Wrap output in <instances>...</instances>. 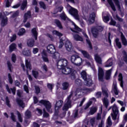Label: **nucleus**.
Wrapping results in <instances>:
<instances>
[{"label":"nucleus","mask_w":127,"mask_h":127,"mask_svg":"<svg viewBox=\"0 0 127 127\" xmlns=\"http://www.w3.org/2000/svg\"><path fill=\"white\" fill-rule=\"evenodd\" d=\"M95 60L99 64H102V60L101 59V57L98 55L96 54L95 55Z\"/></svg>","instance_id":"c756f323"},{"label":"nucleus","mask_w":127,"mask_h":127,"mask_svg":"<svg viewBox=\"0 0 127 127\" xmlns=\"http://www.w3.org/2000/svg\"><path fill=\"white\" fill-rule=\"evenodd\" d=\"M47 49L48 50V53H50L51 54H54V53L56 52V49H55V47L53 45H49L47 47Z\"/></svg>","instance_id":"9b49d317"},{"label":"nucleus","mask_w":127,"mask_h":127,"mask_svg":"<svg viewBox=\"0 0 127 127\" xmlns=\"http://www.w3.org/2000/svg\"><path fill=\"white\" fill-rule=\"evenodd\" d=\"M102 93L103 94L106 96L103 99L102 101L104 105L107 109L108 106H109V100H108V97H109V90H108V89L102 88Z\"/></svg>","instance_id":"423d86ee"},{"label":"nucleus","mask_w":127,"mask_h":127,"mask_svg":"<svg viewBox=\"0 0 127 127\" xmlns=\"http://www.w3.org/2000/svg\"><path fill=\"white\" fill-rule=\"evenodd\" d=\"M9 51L10 52H12L13 50H15L16 49V44L15 43H12L9 47Z\"/></svg>","instance_id":"7c9ffc66"},{"label":"nucleus","mask_w":127,"mask_h":127,"mask_svg":"<svg viewBox=\"0 0 127 127\" xmlns=\"http://www.w3.org/2000/svg\"><path fill=\"white\" fill-rule=\"evenodd\" d=\"M90 123L92 127H94L95 125H98V121H97V119L95 117L90 119Z\"/></svg>","instance_id":"a878e982"},{"label":"nucleus","mask_w":127,"mask_h":127,"mask_svg":"<svg viewBox=\"0 0 127 127\" xmlns=\"http://www.w3.org/2000/svg\"><path fill=\"white\" fill-rule=\"evenodd\" d=\"M103 28L102 26L93 27L91 28V33L94 38H98L99 32L103 31Z\"/></svg>","instance_id":"0eeeda50"},{"label":"nucleus","mask_w":127,"mask_h":127,"mask_svg":"<svg viewBox=\"0 0 127 127\" xmlns=\"http://www.w3.org/2000/svg\"><path fill=\"white\" fill-rule=\"evenodd\" d=\"M107 1L109 5H110L111 8L112 9L113 11H116V6H115V4H114V2L112 0H107Z\"/></svg>","instance_id":"b1692460"},{"label":"nucleus","mask_w":127,"mask_h":127,"mask_svg":"<svg viewBox=\"0 0 127 127\" xmlns=\"http://www.w3.org/2000/svg\"><path fill=\"white\" fill-rule=\"evenodd\" d=\"M64 45L67 51H72L73 49V46H72V43L70 42V41L66 40Z\"/></svg>","instance_id":"ddd939ff"},{"label":"nucleus","mask_w":127,"mask_h":127,"mask_svg":"<svg viewBox=\"0 0 127 127\" xmlns=\"http://www.w3.org/2000/svg\"><path fill=\"white\" fill-rule=\"evenodd\" d=\"M96 97L97 98H101L102 97V92H98L96 93Z\"/></svg>","instance_id":"774afa93"},{"label":"nucleus","mask_w":127,"mask_h":127,"mask_svg":"<svg viewBox=\"0 0 127 127\" xmlns=\"http://www.w3.org/2000/svg\"><path fill=\"white\" fill-rule=\"evenodd\" d=\"M67 64H68V61L65 59H63L58 61L57 62V67L58 69H61L62 72L65 75H68L71 73V78L72 80H74L76 78L75 73L76 71L72 72V69L70 67H67Z\"/></svg>","instance_id":"f03ea898"},{"label":"nucleus","mask_w":127,"mask_h":127,"mask_svg":"<svg viewBox=\"0 0 127 127\" xmlns=\"http://www.w3.org/2000/svg\"><path fill=\"white\" fill-rule=\"evenodd\" d=\"M41 69H43L44 71H46V72H47L48 68L46 64H43L41 67Z\"/></svg>","instance_id":"338daca9"},{"label":"nucleus","mask_w":127,"mask_h":127,"mask_svg":"<svg viewBox=\"0 0 127 127\" xmlns=\"http://www.w3.org/2000/svg\"><path fill=\"white\" fill-rule=\"evenodd\" d=\"M27 45L29 47H33L34 46V40L29 39L27 42Z\"/></svg>","instance_id":"2f4dec72"},{"label":"nucleus","mask_w":127,"mask_h":127,"mask_svg":"<svg viewBox=\"0 0 127 127\" xmlns=\"http://www.w3.org/2000/svg\"><path fill=\"white\" fill-rule=\"evenodd\" d=\"M89 92H93V89H90L85 87H79L76 89L75 92L71 91L70 94L65 100V102L63 107V111L66 112L68 111L69 108H71V97L73 95L77 96V94L80 93L79 95H81V94H87Z\"/></svg>","instance_id":"f257e3e1"},{"label":"nucleus","mask_w":127,"mask_h":127,"mask_svg":"<svg viewBox=\"0 0 127 127\" xmlns=\"http://www.w3.org/2000/svg\"><path fill=\"white\" fill-rule=\"evenodd\" d=\"M63 45H64L63 40L62 39H60L59 48H61L62 47H63Z\"/></svg>","instance_id":"69168bd1"},{"label":"nucleus","mask_w":127,"mask_h":127,"mask_svg":"<svg viewBox=\"0 0 127 127\" xmlns=\"http://www.w3.org/2000/svg\"><path fill=\"white\" fill-rule=\"evenodd\" d=\"M6 24H7V17H4L2 18L1 25V26L4 27Z\"/></svg>","instance_id":"bb28decb"},{"label":"nucleus","mask_w":127,"mask_h":127,"mask_svg":"<svg viewBox=\"0 0 127 127\" xmlns=\"http://www.w3.org/2000/svg\"><path fill=\"white\" fill-rule=\"evenodd\" d=\"M97 112V108L92 107L90 108V111L89 112V115H93L95 113Z\"/></svg>","instance_id":"58836bf2"},{"label":"nucleus","mask_w":127,"mask_h":127,"mask_svg":"<svg viewBox=\"0 0 127 127\" xmlns=\"http://www.w3.org/2000/svg\"><path fill=\"white\" fill-rule=\"evenodd\" d=\"M35 90L36 94H38L40 93V88H39V86L37 85L35 86Z\"/></svg>","instance_id":"864d4df0"},{"label":"nucleus","mask_w":127,"mask_h":127,"mask_svg":"<svg viewBox=\"0 0 127 127\" xmlns=\"http://www.w3.org/2000/svg\"><path fill=\"white\" fill-rule=\"evenodd\" d=\"M112 65H113V60H112V59H110L106 62L105 67H111Z\"/></svg>","instance_id":"72a5a7b5"},{"label":"nucleus","mask_w":127,"mask_h":127,"mask_svg":"<svg viewBox=\"0 0 127 127\" xmlns=\"http://www.w3.org/2000/svg\"><path fill=\"white\" fill-rule=\"evenodd\" d=\"M39 105H43L44 106H45L47 112L50 113V114H52V113L53 112L52 109H51L52 107L51 105V103L49 101L42 100L39 102Z\"/></svg>","instance_id":"39448f33"},{"label":"nucleus","mask_w":127,"mask_h":127,"mask_svg":"<svg viewBox=\"0 0 127 127\" xmlns=\"http://www.w3.org/2000/svg\"><path fill=\"white\" fill-rule=\"evenodd\" d=\"M31 16V13L30 12V11H28L27 12L24 14L23 22H26L27 19H28V18H30Z\"/></svg>","instance_id":"aec40b11"},{"label":"nucleus","mask_w":127,"mask_h":127,"mask_svg":"<svg viewBox=\"0 0 127 127\" xmlns=\"http://www.w3.org/2000/svg\"><path fill=\"white\" fill-rule=\"evenodd\" d=\"M103 20L104 22H108V21H110V17L109 16H106L103 17Z\"/></svg>","instance_id":"680f3d73"},{"label":"nucleus","mask_w":127,"mask_h":127,"mask_svg":"<svg viewBox=\"0 0 127 127\" xmlns=\"http://www.w3.org/2000/svg\"><path fill=\"white\" fill-rule=\"evenodd\" d=\"M5 87L7 92L9 94H11V93H12L13 95L15 94V91H16V89L15 88V87H13V88L9 89V87L7 84L6 85Z\"/></svg>","instance_id":"6ab92c4d"},{"label":"nucleus","mask_w":127,"mask_h":127,"mask_svg":"<svg viewBox=\"0 0 127 127\" xmlns=\"http://www.w3.org/2000/svg\"><path fill=\"white\" fill-rule=\"evenodd\" d=\"M121 41L122 42L123 45H124V46H127V39L126 38V37L125 36L123 32L121 33Z\"/></svg>","instance_id":"a211bd4d"},{"label":"nucleus","mask_w":127,"mask_h":127,"mask_svg":"<svg viewBox=\"0 0 127 127\" xmlns=\"http://www.w3.org/2000/svg\"><path fill=\"white\" fill-rule=\"evenodd\" d=\"M75 83L76 85L81 86V85H82V80L79 79H77L75 80Z\"/></svg>","instance_id":"5fc2aeb1"},{"label":"nucleus","mask_w":127,"mask_h":127,"mask_svg":"<svg viewBox=\"0 0 127 127\" xmlns=\"http://www.w3.org/2000/svg\"><path fill=\"white\" fill-rule=\"evenodd\" d=\"M112 111L113 113L111 114L112 120H113V121H116L117 120V118H118V121L116 123V124H118L120 119V111H119V108H118V106L116 105V104H114L112 107Z\"/></svg>","instance_id":"20e7f679"},{"label":"nucleus","mask_w":127,"mask_h":127,"mask_svg":"<svg viewBox=\"0 0 127 127\" xmlns=\"http://www.w3.org/2000/svg\"><path fill=\"white\" fill-rule=\"evenodd\" d=\"M15 39H16V35L14 34L11 37L10 41V42H13V41H14V40H15Z\"/></svg>","instance_id":"0e129e2a"},{"label":"nucleus","mask_w":127,"mask_h":127,"mask_svg":"<svg viewBox=\"0 0 127 127\" xmlns=\"http://www.w3.org/2000/svg\"><path fill=\"white\" fill-rule=\"evenodd\" d=\"M53 34L54 35H56L57 36H59V37H61V36H63V34L58 31L54 30L52 32Z\"/></svg>","instance_id":"37998d69"},{"label":"nucleus","mask_w":127,"mask_h":127,"mask_svg":"<svg viewBox=\"0 0 127 127\" xmlns=\"http://www.w3.org/2000/svg\"><path fill=\"white\" fill-rule=\"evenodd\" d=\"M115 42H116V44L117 47H118V48H119V49L122 48V43H121V42H120V39L119 38H117L115 40Z\"/></svg>","instance_id":"79ce46f5"},{"label":"nucleus","mask_w":127,"mask_h":127,"mask_svg":"<svg viewBox=\"0 0 127 127\" xmlns=\"http://www.w3.org/2000/svg\"><path fill=\"white\" fill-rule=\"evenodd\" d=\"M22 54L24 55V56L28 57L31 56V51L29 49H24L23 50Z\"/></svg>","instance_id":"412c9836"},{"label":"nucleus","mask_w":127,"mask_h":127,"mask_svg":"<svg viewBox=\"0 0 127 127\" xmlns=\"http://www.w3.org/2000/svg\"><path fill=\"white\" fill-rule=\"evenodd\" d=\"M104 75H105V72H104V70L101 67H98V79L101 82L104 81Z\"/></svg>","instance_id":"9d476101"},{"label":"nucleus","mask_w":127,"mask_h":127,"mask_svg":"<svg viewBox=\"0 0 127 127\" xmlns=\"http://www.w3.org/2000/svg\"><path fill=\"white\" fill-rule=\"evenodd\" d=\"M63 90H67L69 88V83L68 82H64L62 84Z\"/></svg>","instance_id":"49530a36"},{"label":"nucleus","mask_w":127,"mask_h":127,"mask_svg":"<svg viewBox=\"0 0 127 127\" xmlns=\"http://www.w3.org/2000/svg\"><path fill=\"white\" fill-rule=\"evenodd\" d=\"M86 86L88 87H91L92 85H93V81H92V79L91 77H89L86 79V80H84Z\"/></svg>","instance_id":"5701e85b"},{"label":"nucleus","mask_w":127,"mask_h":127,"mask_svg":"<svg viewBox=\"0 0 127 127\" xmlns=\"http://www.w3.org/2000/svg\"><path fill=\"white\" fill-rule=\"evenodd\" d=\"M32 73L34 78H37V77H38V72L35 70H33Z\"/></svg>","instance_id":"e2e57ef3"},{"label":"nucleus","mask_w":127,"mask_h":127,"mask_svg":"<svg viewBox=\"0 0 127 127\" xmlns=\"http://www.w3.org/2000/svg\"><path fill=\"white\" fill-rule=\"evenodd\" d=\"M119 81H120L121 87L122 88L124 87V82H123V74L122 73H120L119 75Z\"/></svg>","instance_id":"f704fd0d"},{"label":"nucleus","mask_w":127,"mask_h":127,"mask_svg":"<svg viewBox=\"0 0 127 127\" xmlns=\"http://www.w3.org/2000/svg\"><path fill=\"white\" fill-rule=\"evenodd\" d=\"M27 5V0H24L22 3V4L21 5V9H22V10H24V8L26 7Z\"/></svg>","instance_id":"a19ab883"},{"label":"nucleus","mask_w":127,"mask_h":127,"mask_svg":"<svg viewBox=\"0 0 127 127\" xmlns=\"http://www.w3.org/2000/svg\"><path fill=\"white\" fill-rule=\"evenodd\" d=\"M8 81L10 84H12L13 82V80L12 79V77H11V75L10 73L8 74Z\"/></svg>","instance_id":"4d7b16f0"},{"label":"nucleus","mask_w":127,"mask_h":127,"mask_svg":"<svg viewBox=\"0 0 127 127\" xmlns=\"http://www.w3.org/2000/svg\"><path fill=\"white\" fill-rule=\"evenodd\" d=\"M63 105V101L59 100L57 102L55 105V108L56 113H58V111L61 108V107H62Z\"/></svg>","instance_id":"2eb2a0df"},{"label":"nucleus","mask_w":127,"mask_h":127,"mask_svg":"<svg viewBox=\"0 0 127 127\" xmlns=\"http://www.w3.org/2000/svg\"><path fill=\"white\" fill-rule=\"evenodd\" d=\"M81 78L84 80V81L87 80L88 78H90V76L87 74V72L85 70H82L81 73Z\"/></svg>","instance_id":"f3484780"},{"label":"nucleus","mask_w":127,"mask_h":127,"mask_svg":"<svg viewBox=\"0 0 127 127\" xmlns=\"http://www.w3.org/2000/svg\"><path fill=\"white\" fill-rule=\"evenodd\" d=\"M105 125V120L104 119H101L100 123L98 125V127H103Z\"/></svg>","instance_id":"603ef678"},{"label":"nucleus","mask_w":127,"mask_h":127,"mask_svg":"<svg viewBox=\"0 0 127 127\" xmlns=\"http://www.w3.org/2000/svg\"><path fill=\"white\" fill-rule=\"evenodd\" d=\"M71 62L75 65V66H81L84 61L80 57V56L77 55H73L70 57Z\"/></svg>","instance_id":"7ed1b4c3"},{"label":"nucleus","mask_w":127,"mask_h":127,"mask_svg":"<svg viewBox=\"0 0 127 127\" xmlns=\"http://www.w3.org/2000/svg\"><path fill=\"white\" fill-rule=\"evenodd\" d=\"M83 35L86 38V41L89 46V48L90 49H92V44H91V41H90V40L89 39V38L88 37V35H87V34L85 33H84Z\"/></svg>","instance_id":"393cba45"},{"label":"nucleus","mask_w":127,"mask_h":127,"mask_svg":"<svg viewBox=\"0 0 127 127\" xmlns=\"http://www.w3.org/2000/svg\"><path fill=\"white\" fill-rule=\"evenodd\" d=\"M52 57L54 59L58 60L60 58V54L58 52L54 53L52 56Z\"/></svg>","instance_id":"c9c22d12"},{"label":"nucleus","mask_w":127,"mask_h":127,"mask_svg":"<svg viewBox=\"0 0 127 127\" xmlns=\"http://www.w3.org/2000/svg\"><path fill=\"white\" fill-rule=\"evenodd\" d=\"M39 4L42 8H44V9H45L46 8V6L45 5V4L44 2L41 1L39 2Z\"/></svg>","instance_id":"052dcab7"},{"label":"nucleus","mask_w":127,"mask_h":127,"mask_svg":"<svg viewBox=\"0 0 127 127\" xmlns=\"http://www.w3.org/2000/svg\"><path fill=\"white\" fill-rule=\"evenodd\" d=\"M25 66L27 69H29V70H31V64H30V62H28V60H25Z\"/></svg>","instance_id":"ea45409f"},{"label":"nucleus","mask_w":127,"mask_h":127,"mask_svg":"<svg viewBox=\"0 0 127 127\" xmlns=\"http://www.w3.org/2000/svg\"><path fill=\"white\" fill-rule=\"evenodd\" d=\"M16 113H17V115L18 116V119L19 122H20V123H22V118H21V115H20V113H19L18 111H16Z\"/></svg>","instance_id":"13d9d810"},{"label":"nucleus","mask_w":127,"mask_h":127,"mask_svg":"<svg viewBox=\"0 0 127 127\" xmlns=\"http://www.w3.org/2000/svg\"><path fill=\"white\" fill-rule=\"evenodd\" d=\"M93 103L92 101H89L86 105V106L84 107V110H87V109H88L89 108V107H90V106H91V105H92V104Z\"/></svg>","instance_id":"6e6d98bb"},{"label":"nucleus","mask_w":127,"mask_h":127,"mask_svg":"<svg viewBox=\"0 0 127 127\" xmlns=\"http://www.w3.org/2000/svg\"><path fill=\"white\" fill-rule=\"evenodd\" d=\"M73 38L75 41H83L84 39L82 36L79 35L77 33H72Z\"/></svg>","instance_id":"4468645a"},{"label":"nucleus","mask_w":127,"mask_h":127,"mask_svg":"<svg viewBox=\"0 0 127 127\" xmlns=\"http://www.w3.org/2000/svg\"><path fill=\"white\" fill-rule=\"evenodd\" d=\"M31 32L32 34V36H34L35 40H37V36L38 35V33H37V30H36V28H33L31 30Z\"/></svg>","instance_id":"4be33fe9"},{"label":"nucleus","mask_w":127,"mask_h":127,"mask_svg":"<svg viewBox=\"0 0 127 127\" xmlns=\"http://www.w3.org/2000/svg\"><path fill=\"white\" fill-rule=\"evenodd\" d=\"M81 52L85 58H87L91 62H93V58H92V57L86 51H81Z\"/></svg>","instance_id":"dca6fc26"},{"label":"nucleus","mask_w":127,"mask_h":127,"mask_svg":"<svg viewBox=\"0 0 127 127\" xmlns=\"http://www.w3.org/2000/svg\"><path fill=\"white\" fill-rule=\"evenodd\" d=\"M116 6H117L119 10H121V5H120V1L119 0H113Z\"/></svg>","instance_id":"09e8293b"},{"label":"nucleus","mask_w":127,"mask_h":127,"mask_svg":"<svg viewBox=\"0 0 127 127\" xmlns=\"http://www.w3.org/2000/svg\"><path fill=\"white\" fill-rule=\"evenodd\" d=\"M25 115L26 119H29L31 117V113L29 110L25 112Z\"/></svg>","instance_id":"8fccbe9b"},{"label":"nucleus","mask_w":127,"mask_h":127,"mask_svg":"<svg viewBox=\"0 0 127 127\" xmlns=\"http://www.w3.org/2000/svg\"><path fill=\"white\" fill-rule=\"evenodd\" d=\"M113 16L114 18L116 19V20H118V21H120V22H123V21H124V19L120 17V16H119V15H118L117 14H113Z\"/></svg>","instance_id":"cd10ccee"},{"label":"nucleus","mask_w":127,"mask_h":127,"mask_svg":"<svg viewBox=\"0 0 127 127\" xmlns=\"http://www.w3.org/2000/svg\"><path fill=\"white\" fill-rule=\"evenodd\" d=\"M42 58L44 62H49V60H48V58H47V55H46V53H43L42 54Z\"/></svg>","instance_id":"c03bdc74"},{"label":"nucleus","mask_w":127,"mask_h":127,"mask_svg":"<svg viewBox=\"0 0 127 127\" xmlns=\"http://www.w3.org/2000/svg\"><path fill=\"white\" fill-rule=\"evenodd\" d=\"M113 92L115 95L116 98H119V93H120V91L118 89L116 81L113 82Z\"/></svg>","instance_id":"f8f14e48"},{"label":"nucleus","mask_w":127,"mask_h":127,"mask_svg":"<svg viewBox=\"0 0 127 127\" xmlns=\"http://www.w3.org/2000/svg\"><path fill=\"white\" fill-rule=\"evenodd\" d=\"M112 73V69H110L106 71V80H109L111 78V74Z\"/></svg>","instance_id":"4c0bfd02"},{"label":"nucleus","mask_w":127,"mask_h":127,"mask_svg":"<svg viewBox=\"0 0 127 127\" xmlns=\"http://www.w3.org/2000/svg\"><path fill=\"white\" fill-rule=\"evenodd\" d=\"M16 102L18 105L20 106V107H21V108H24L25 107L24 103H23V101H22V100L19 99H17Z\"/></svg>","instance_id":"e433bc0d"},{"label":"nucleus","mask_w":127,"mask_h":127,"mask_svg":"<svg viewBox=\"0 0 127 127\" xmlns=\"http://www.w3.org/2000/svg\"><path fill=\"white\" fill-rule=\"evenodd\" d=\"M107 124L108 126H109V127L113 125V123H112V120H111V116H109L107 119Z\"/></svg>","instance_id":"bf43d9fd"},{"label":"nucleus","mask_w":127,"mask_h":127,"mask_svg":"<svg viewBox=\"0 0 127 127\" xmlns=\"http://www.w3.org/2000/svg\"><path fill=\"white\" fill-rule=\"evenodd\" d=\"M25 33V29L24 28H21L19 32H18V35L19 36H22V35H23Z\"/></svg>","instance_id":"a18cd8bd"},{"label":"nucleus","mask_w":127,"mask_h":127,"mask_svg":"<svg viewBox=\"0 0 127 127\" xmlns=\"http://www.w3.org/2000/svg\"><path fill=\"white\" fill-rule=\"evenodd\" d=\"M96 17V14L94 12L92 13L89 15V17H84L83 19L86 20V22L88 24H92L95 22V18Z\"/></svg>","instance_id":"6e6552de"},{"label":"nucleus","mask_w":127,"mask_h":127,"mask_svg":"<svg viewBox=\"0 0 127 127\" xmlns=\"http://www.w3.org/2000/svg\"><path fill=\"white\" fill-rule=\"evenodd\" d=\"M61 18L62 19H63L64 20H66V21H70V19H69L68 17H67V16H66V14L65 13H63L60 15Z\"/></svg>","instance_id":"473e14b6"},{"label":"nucleus","mask_w":127,"mask_h":127,"mask_svg":"<svg viewBox=\"0 0 127 127\" xmlns=\"http://www.w3.org/2000/svg\"><path fill=\"white\" fill-rule=\"evenodd\" d=\"M62 9H63V7L62 6H60V7L56 8L55 10V12L54 13V14H56L58 12H61V11H62Z\"/></svg>","instance_id":"de8ad7c7"},{"label":"nucleus","mask_w":127,"mask_h":127,"mask_svg":"<svg viewBox=\"0 0 127 127\" xmlns=\"http://www.w3.org/2000/svg\"><path fill=\"white\" fill-rule=\"evenodd\" d=\"M72 24L74 26V30L71 29V31H72L73 32H75V33H78V32L81 31V29H80V28L77 26V25H76L75 23H72Z\"/></svg>","instance_id":"c85d7f7f"},{"label":"nucleus","mask_w":127,"mask_h":127,"mask_svg":"<svg viewBox=\"0 0 127 127\" xmlns=\"http://www.w3.org/2000/svg\"><path fill=\"white\" fill-rule=\"evenodd\" d=\"M69 13L71 15H73L75 19L79 20V15L78 14V10L77 9L71 8L69 10Z\"/></svg>","instance_id":"1a4fd4ad"},{"label":"nucleus","mask_w":127,"mask_h":127,"mask_svg":"<svg viewBox=\"0 0 127 127\" xmlns=\"http://www.w3.org/2000/svg\"><path fill=\"white\" fill-rule=\"evenodd\" d=\"M55 22L56 24L57 25L58 27L60 29L63 28L62 25L61 24V22L58 20H55Z\"/></svg>","instance_id":"3c124183"}]
</instances>
